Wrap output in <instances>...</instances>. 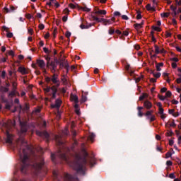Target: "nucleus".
<instances>
[{
	"mask_svg": "<svg viewBox=\"0 0 181 181\" xmlns=\"http://www.w3.org/2000/svg\"><path fill=\"white\" fill-rule=\"evenodd\" d=\"M21 149L23 151V154H21L20 159L22 160V162H25L28 159V156L25 153V148L28 149V144H26V141L25 140H21Z\"/></svg>",
	"mask_w": 181,
	"mask_h": 181,
	"instance_id": "obj_1",
	"label": "nucleus"
},
{
	"mask_svg": "<svg viewBox=\"0 0 181 181\" xmlns=\"http://www.w3.org/2000/svg\"><path fill=\"white\" fill-rule=\"evenodd\" d=\"M45 93H49L50 94H52V98H56V93H57V88H56V87H47L45 88Z\"/></svg>",
	"mask_w": 181,
	"mask_h": 181,
	"instance_id": "obj_2",
	"label": "nucleus"
},
{
	"mask_svg": "<svg viewBox=\"0 0 181 181\" xmlns=\"http://www.w3.org/2000/svg\"><path fill=\"white\" fill-rule=\"evenodd\" d=\"M111 21L112 22H114V21H115V18H112L110 20L100 18V21H99V22H103L104 23V25H111L112 23V22H111Z\"/></svg>",
	"mask_w": 181,
	"mask_h": 181,
	"instance_id": "obj_3",
	"label": "nucleus"
},
{
	"mask_svg": "<svg viewBox=\"0 0 181 181\" xmlns=\"http://www.w3.org/2000/svg\"><path fill=\"white\" fill-rule=\"evenodd\" d=\"M62 104V100L60 99H57L55 102L54 105H52V108H57V110H59L60 108V105Z\"/></svg>",
	"mask_w": 181,
	"mask_h": 181,
	"instance_id": "obj_4",
	"label": "nucleus"
},
{
	"mask_svg": "<svg viewBox=\"0 0 181 181\" xmlns=\"http://www.w3.org/2000/svg\"><path fill=\"white\" fill-rule=\"evenodd\" d=\"M37 64H38L39 67H40V69H45V67H46V64L45 63V61H43L42 59H38L37 61Z\"/></svg>",
	"mask_w": 181,
	"mask_h": 181,
	"instance_id": "obj_5",
	"label": "nucleus"
},
{
	"mask_svg": "<svg viewBox=\"0 0 181 181\" xmlns=\"http://www.w3.org/2000/svg\"><path fill=\"white\" fill-rule=\"evenodd\" d=\"M18 73H21V74H23V75L28 74V73H29L28 70H26V68L23 66L18 67Z\"/></svg>",
	"mask_w": 181,
	"mask_h": 181,
	"instance_id": "obj_6",
	"label": "nucleus"
},
{
	"mask_svg": "<svg viewBox=\"0 0 181 181\" xmlns=\"http://www.w3.org/2000/svg\"><path fill=\"white\" fill-rule=\"evenodd\" d=\"M51 80L52 83H54V84H57V86H60V83L59 82V78L57 77V74H54Z\"/></svg>",
	"mask_w": 181,
	"mask_h": 181,
	"instance_id": "obj_7",
	"label": "nucleus"
},
{
	"mask_svg": "<svg viewBox=\"0 0 181 181\" xmlns=\"http://www.w3.org/2000/svg\"><path fill=\"white\" fill-rule=\"evenodd\" d=\"M170 9H171V11H173V16H176V15H178L179 11L177 10V8L176 7L171 6Z\"/></svg>",
	"mask_w": 181,
	"mask_h": 181,
	"instance_id": "obj_8",
	"label": "nucleus"
},
{
	"mask_svg": "<svg viewBox=\"0 0 181 181\" xmlns=\"http://www.w3.org/2000/svg\"><path fill=\"white\" fill-rule=\"evenodd\" d=\"M71 101H74L76 104L78 103V97H77L76 95H71Z\"/></svg>",
	"mask_w": 181,
	"mask_h": 181,
	"instance_id": "obj_9",
	"label": "nucleus"
},
{
	"mask_svg": "<svg viewBox=\"0 0 181 181\" xmlns=\"http://www.w3.org/2000/svg\"><path fill=\"white\" fill-rule=\"evenodd\" d=\"M144 107L147 108V110H149L152 108V103L149 102L148 100L144 102Z\"/></svg>",
	"mask_w": 181,
	"mask_h": 181,
	"instance_id": "obj_10",
	"label": "nucleus"
},
{
	"mask_svg": "<svg viewBox=\"0 0 181 181\" xmlns=\"http://www.w3.org/2000/svg\"><path fill=\"white\" fill-rule=\"evenodd\" d=\"M142 26H144V21H142L140 23H136L134 25L135 29H142Z\"/></svg>",
	"mask_w": 181,
	"mask_h": 181,
	"instance_id": "obj_11",
	"label": "nucleus"
},
{
	"mask_svg": "<svg viewBox=\"0 0 181 181\" xmlns=\"http://www.w3.org/2000/svg\"><path fill=\"white\" fill-rule=\"evenodd\" d=\"M36 134H37V135H38L39 136H43V135H44V136H45V138H49V134H47V133H42V132H36Z\"/></svg>",
	"mask_w": 181,
	"mask_h": 181,
	"instance_id": "obj_12",
	"label": "nucleus"
},
{
	"mask_svg": "<svg viewBox=\"0 0 181 181\" xmlns=\"http://www.w3.org/2000/svg\"><path fill=\"white\" fill-rule=\"evenodd\" d=\"M69 8H70V9H76V8H77L79 10L80 6H78V4H69Z\"/></svg>",
	"mask_w": 181,
	"mask_h": 181,
	"instance_id": "obj_13",
	"label": "nucleus"
},
{
	"mask_svg": "<svg viewBox=\"0 0 181 181\" xmlns=\"http://www.w3.org/2000/svg\"><path fill=\"white\" fill-rule=\"evenodd\" d=\"M78 11H83V12H90V11H91V8H88L86 6H85V7H80L79 6V10Z\"/></svg>",
	"mask_w": 181,
	"mask_h": 181,
	"instance_id": "obj_14",
	"label": "nucleus"
},
{
	"mask_svg": "<svg viewBox=\"0 0 181 181\" xmlns=\"http://www.w3.org/2000/svg\"><path fill=\"white\" fill-rule=\"evenodd\" d=\"M151 74H153V76L154 77H156V78H159V77H160L161 74L160 72H155V71H151Z\"/></svg>",
	"mask_w": 181,
	"mask_h": 181,
	"instance_id": "obj_15",
	"label": "nucleus"
},
{
	"mask_svg": "<svg viewBox=\"0 0 181 181\" xmlns=\"http://www.w3.org/2000/svg\"><path fill=\"white\" fill-rule=\"evenodd\" d=\"M50 66H52V72L54 73V71H56V67H57V66L56 65V64L54 62H52L50 64Z\"/></svg>",
	"mask_w": 181,
	"mask_h": 181,
	"instance_id": "obj_16",
	"label": "nucleus"
},
{
	"mask_svg": "<svg viewBox=\"0 0 181 181\" xmlns=\"http://www.w3.org/2000/svg\"><path fill=\"white\" fill-rule=\"evenodd\" d=\"M161 67H163V63H160L156 65L157 71H160L162 70Z\"/></svg>",
	"mask_w": 181,
	"mask_h": 181,
	"instance_id": "obj_17",
	"label": "nucleus"
},
{
	"mask_svg": "<svg viewBox=\"0 0 181 181\" xmlns=\"http://www.w3.org/2000/svg\"><path fill=\"white\" fill-rule=\"evenodd\" d=\"M95 13H99L100 15H107V11L105 10H99L95 11Z\"/></svg>",
	"mask_w": 181,
	"mask_h": 181,
	"instance_id": "obj_18",
	"label": "nucleus"
},
{
	"mask_svg": "<svg viewBox=\"0 0 181 181\" xmlns=\"http://www.w3.org/2000/svg\"><path fill=\"white\" fill-rule=\"evenodd\" d=\"M147 11H155V6H151V4H147L146 6Z\"/></svg>",
	"mask_w": 181,
	"mask_h": 181,
	"instance_id": "obj_19",
	"label": "nucleus"
},
{
	"mask_svg": "<svg viewBox=\"0 0 181 181\" xmlns=\"http://www.w3.org/2000/svg\"><path fill=\"white\" fill-rule=\"evenodd\" d=\"M74 108H75V112H76L78 115H80V109H78V104H75Z\"/></svg>",
	"mask_w": 181,
	"mask_h": 181,
	"instance_id": "obj_20",
	"label": "nucleus"
},
{
	"mask_svg": "<svg viewBox=\"0 0 181 181\" xmlns=\"http://www.w3.org/2000/svg\"><path fill=\"white\" fill-rule=\"evenodd\" d=\"M165 97V98H170V97H172V92L170 90L167 91Z\"/></svg>",
	"mask_w": 181,
	"mask_h": 181,
	"instance_id": "obj_21",
	"label": "nucleus"
},
{
	"mask_svg": "<svg viewBox=\"0 0 181 181\" xmlns=\"http://www.w3.org/2000/svg\"><path fill=\"white\" fill-rule=\"evenodd\" d=\"M81 29H88L89 28H91V24H90L89 25H85L83 24H81L80 25Z\"/></svg>",
	"mask_w": 181,
	"mask_h": 181,
	"instance_id": "obj_22",
	"label": "nucleus"
},
{
	"mask_svg": "<svg viewBox=\"0 0 181 181\" xmlns=\"http://www.w3.org/2000/svg\"><path fill=\"white\" fill-rule=\"evenodd\" d=\"M94 138H95V134H94V133H91L89 136L90 141H91V142H93Z\"/></svg>",
	"mask_w": 181,
	"mask_h": 181,
	"instance_id": "obj_23",
	"label": "nucleus"
},
{
	"mask_svg": "<svg viewBox=\"0 0 181 181\" xmlns=\"http://www.w3.org/2000/svg\"><path fill=\"white\" fill-rule=\"evenodd\" d=\"M148 97V94L147 93H143L142 95H141L139 98V100H144V98H147Z\"/></svg>",
	"mask_w": 181,
	"mask_h": 181,
	"instance_id": "obj_24",
	"label": "nucleus"
},
{
	"mask_svg": "<svg viewBox=\"0 0 181 181\" xmlns=\"http://www.w3.org/2000/svg\"><path fill=\"white\" fill-rule=\"evenodd\" d=\"M170 15V13H162L160 14L161 18H168Z\"/></svg>",
	"mask_w": 181,
	"mask_h": 181,
	"instance_id": "obj_25",
	"label": "nucleus"
},
{
	"mask_svg": "<svg viewBox=\"0 0 181 181\" xmlns=\"http://www.w3.org/2000/svg\"><path fill=\"white\" fill-rule=\"evenodd\" d=\"M155 52L156 54H159V53H160V50L159 49V47H158V45L155 46Z\"/></svg>",
	"mask_w": 181,
	"mask_h": 181,
	"instance_id": "obj_26",
	"label": "nucleus"
},
{
	"mask_svg": "<svg viewBox=\"0 0 181 181\" xmlns=\"http://www.w3.org/2000/svg\"><path fill=\"white\" fill-rule=\"evenodd\" d=\"M7 53L9 56H12V57H13L15 56V52L12 50L7 51Z\"/></svg>",
	"mask_w": 181,
	"mask_h": 181,
	"instance_id": "obj_27",
	"label": "nucleus"
},
{
	"mask_svg": "<svg viewBox=\"0 0 181 181\" xmlns=\"http://www.w3.org/2000/svg\"><path fill=\"white\" fill-rule=\"evenodd\" d=\"M16 8H15V6H10V8H9V11H8V12H15V11H16Z\"/></svg>",
	"mask_w": 181,
	"mask_h": 181,
	"instance_id": "obj_28",
	"label": "nucleus"
},
{
	"mask_svg": "<svg viewBox=\"0 0 181 181\" xmlns=\"http://www.w3.org/2000/svg\"><path fill=\"white\" fill-rule=\"evenodd\" d=\"M158 97L159 100H160L161 101H165V100H166V97L165 96H163V95H158Z\"/></svg>",
	"mask_w": 181,
	"mask_h": 181,
	"instance_id": "obj_29",
	"label": "nucleus"
},
{
	"mask_svg": "<svg viewBox=\"0 0 181 181\" xmlns=\"http://www.w3.org/2000/svg\"><path fill=\"white\" fill-rule=\"evenodd\" d=\"M142 78H144V76H141L139 77L136 78V83H139V81H141Z\"/></svg>",
	"mask_w": 181,
	"mask_h": 181,
	"instance_id": "obj_30",
	"label": "nucleus"
},
{
	"mask_svg": "<svg viewBox=\"0 0 181 181\" xmlns=\"http://www.w3.org/2000/svg\"><path fill=\"white\" fill-rule=\"evenodd\" d=\"M137 19H141L142 18V15H141V11H137Z\"/></svg>",
	"mask_w": 181,
	"mask_h": 181,
	"instance_id": "obj_31",
	"label": "nucleus"
},
{
	"mask_svg": "<svg viewBox=\"0 0 181 181\" xmlns=\"http://www.w3.org/2000/svg\"><path fill=\"white\" fill-rule=\"evenodd\" d=\"M153 30H156L157 32H160V28L156 27V26H153Z\"/></svg>",
	"mask_w": 181,
	"mask_h": 181,
	"instance_id": "obj_32",
	"label": "nucleus"
},
{
	"mask_svg": "<svg viewBox=\"0 0 181 181\" xmlns=\"http://www.w3.org/2000/svg\"><path fill=\"white\" fill-rule=\"evenodd\" d=\"M87 101V96H82L81 103H86Z\"/></svg>",
	"mask_w": 181,
	"mask_h": 181,
	"instance_id": "obj_33",
	"label": "nucleus"
},
{
	"mask_svg": "<svg viewBox=\"0 0 181 181\" xmlns=\"http://www.w3.org/2000/svg\"><path fill=\"white\" fill-rule=\"evenodd\" d=\"M170 157H172V153H167L165 154L166 159H168V158H170Z\"/></svg>",
	"mask_w": 181,
	"mask_h": 181,
	"instance_id": "obj_34",
	"label": "nucleus"
},
{
	"mask_svg": "<svg viewBox=\"0 0 181 181\" xmlns=\"http://www.w3.org/2000/svg\"><path fill=\"white\" fill-rule=\"evenodd\" d=\"M170 61L171 62H179V59L176 58V57H173V58H170Z\"/></svg>",
	"mask_w": 181,
	"mask_h": 181,
	"instance_id": "obj_35",
	"label": "nucleus"
},
{
	"mask_svg": "<svg viewBox=\"0 0 181 181\" xmlns=\"http://www.w3.org/2000/svg\"><path fill=\"white\" fill-rule=\"evenodd\" d=\"M166 91H168V88H166L165 87H163L160 89L161 93H166Z\"/></svg>",
	"mask_w": 181,
	"mask_h": 181,
	"instance_id": "obj_36",
	"label": "nucleus"
},
{
	"mask_svg": "<svg viewBox=\"0 0 181 181\" xmlns=\"http://www.w3.org/2000/svg\"><path fill=\"white\" fill-rule=\"evenodd\" d=\"M46 60H47V67H49V62H50V57H46Z\"/></svg>",
	"mask_w": 181,
	"mask_h": 181,
	"instance_id": "obj_37",
	"label": "nucleus"
},
{
	"mask_svg": "<svg viewBox=\"0 0 181 181\" xmlns=\"http://www.w3.org/2000/svg\"><path fill=\"white\" fill-rule=\"evenodd\" d=\"M114 16H121V13H119V11H115L114 13Z\"/></svg>",
	"mask_w": 181,
	"mask_h": 181,
	"instance_id": "obj_38",
	"label": "nucleus"
},
{
	"mask_svg": "<svg viewBox=\"0 0 181 181\" xmlns=\"http://www.w3.org/2000/svg\"><path fill=\"white\" fill-rule=\"evenodd\" d=\"M65 35L66 36V37H70V36H71V33L67 31L66 33H65Z\"/></svg>",
	"mask_w": 181,
	"mask_h": 181,
	"instance_id": "obj_39",
	"label": "nucleus"
},
{
	"mask_svg": "<svg viewBox=\"0 0 181 181\" xmlns=\"http://www.w3.org/2000/svg\"><path fill=\"white\" fill-rule=\"evenodd\" d=\"M43 50H44L45 53H47V54L50 53V52L49 51V49H47V47H44Z\"/></svg>",
	"mask_w": 181,
	"mask_h": 181,
	"instance_id": "obj_40",
	"label": "nucleus"
},
{
	"mask_svg": "<svg viewBox=\"0 0 181 181\" xmlns=\"http://www.w3.org/2000/svg\"><path fill=\"white\" fill-rule=\"evenodd\" d=\"M172 67L173 69H176V67H177V64H176V62L172 63Z\"/></svg>",
	"mask_w": 181,
	"mask_h": 181,
	"instance_id": "obj_41",
	"label": "nucleus"
},
{
	"mask_svg": "<svg viewBox=\"0 0 181 181\" xmlns=\"http://www.w3.org/2000/svg\"><path fill=\"white\" fill-rule=\"evenodd\" d=\"M61 115H62V113L60 112V111H58L57 115V119H60V116Z\"/></svg>",
	"mask_w": 181,
	"mask_h": 181,
	"instance_id": "obj_42",
	"label": "nucleus"
},
{
	"mask_svg": "<svg viewBox=\"0 0 181 181\" xmlns=\"http://www.w3.org/2000/svg\"><path fill=\"white\" fill-rule=\"evenodd\" d=\"M7 37H12L13 36V33H8L6 35Z\"/></svg>",
	"mask_w": 181,
	"mask_h": 181,
	"instance_id": "obj_43",
	"label": "nucleus"
},
{
	"mask_svg": "<svg viewBox=\"0 0 181 181\" xmlns=\"http://www.w3.org/2000/svg\"><path fill=\"white\" fill-rule=\"evenodd\" d=\"M39 29H40L41 30H43V29H45V25H43V24H40V25H39Z\"/></svg>",
	"mask_w": 181,
	"mask_h": 181,
	"instance_id": "obj_44",
	"label": "nucleus"
},
{
	"mask_svg": "<svg viewBox=\"0 0 181 181\" xmlns=\"http://www.w3.org/2000/svg\"><path fill=\"white\" fill-rule=\"evenodd\" d=\"M169 177H170V179H175L176 176H175V174L171 173L169 175Z\"/></svg>",
	"mask_w": 181,
	"mask_h": 181,
	"instance_id": "obj_45",
	"label": "nucleus"
},
{
	"mask_svg": "<svg viewBox=\"0 0 181 181\" xmlns=\"http://www.w3.org/2000/svg\"><path fill=\"white\" fill-rule=\"evenodd\" d=\"M166 165H167L168 166H172L173 163H172V161H170V160H168V161L166 162Z\"/></svg>",
	"mask_w": 181,
	"mask_h": 181,
	"instance_id": "obj_46",
	"label": "nucleus"
},
{
	"mask_svg": "<svg viewBox=\"0 0 181 181\" xmlns=\"http://www.w3.org/2000/svg\"><path fill=\"white\" fill-rule=\"evenodd\" d=\"M6 135H7V142H9V139L11 138V134H9V132H6Z\"/></svg>",
	"mask_w": 181,
	"mask_h": 181,
	"instance_id": "obj_47",
	"label": "nucleus"
},
{
	"mask_svg": "<svg viewBox=\"0 0 181 181\" xmlns=\"http://www.w3.org/2000/svg\"><path fill=\"white\" fill-rule=\"evenodd\" d=\"M158 114H160V115L164 114L163 107H161V108L159 109Z\"/></svg>",
	"mask_w": 181,
	"mask_h": 181,
	"instance_id": "obj_48",
	"label": "nucleus"
},
{
	"mask_svg": "<svg viewBox=\"0 0 181 181\" xmlns=\"http://www.w3.org/2000/svg\"><path fill=\"white\" fill-rule=\"evenodd\" d=\"M180 115V113H179V112H175V113H174V114H173V117H179Z\"/></svg>",
	"mask_w": 181,
	"mask_h": 181,
	"instance_id": "obj_49",
	"label": "nucleus"
},
{
	"mask_svg": "<svg viewBox=\"0 0 181 181\" xmlns=\"http://www.w3.org/2000/svg\"><path fill=\"white\" fill-rule=\"evenodd\" d=\"M54 6H56V8H59L60 6V4H59V2L55 1V3H54Z\"/></svg>",
	"mask_w": 181,
	"mask_h": 181,
	"instance_id": "obj_50",
	"label": "nucleus"
},
{
	"mask_svg": "<svg viewBox=\"0 0 181 181\" xmlns=\"http://www.w3.org/2000/svg\"><path fill=\"white\" fill-rule=\"evenodd\" d=\"M122 19H124V21H128V19H129L128 16H125V15L122 16Z\"/></svg>",
	"mask_w": 181,
	"mask_h": 181,
	"instance_id": "obj_51",
	"label": "nucleus"
},
{
	"mask_svg": "<svg viewBox=\"0 0 181 181\" xmlns=\"http://www.w3.org/2000/svg\"><path fill=\"white\" fill-rule=\"evenodd\" d=\"M148 119H150L151 122L155 121V116H151V117H148Z\"/></svg>",
	"mask_w": 181,
	"mask_h": 181,
	"instance_id": "obj_52",
	"label": "nucleus"
},
{
	"mask_svg": "<svg viewBox=\"0 0 181 181\" xmlns=\"http://www.w3.org/2000/svg\"><path fill=\"white\" fill-rule=\"evenodd\" d=\"M28 33L29 35H33V29L30 28V29H28Z\"/></svg>",
	"mask_w": 181,
	"mask_h": 181,
	"instance_id": "obj_53",
	"label": "nucleus"
},
{
	"mask_svg": "<svg viewBox=\"0 0 181 181\" xmlns=\"http://www.w3.org/2000/svg\"><path fill=\"white\" fill-rule=\"evenodd\" d=\"M168 112L169 114H172L173 115V114H175V110L173 109L169 110Z\"/></svg>",
	"mask_w": 181,
	"mask_h": 181,
	"instance_id": "obj_54",
	"label": "nucleus"
},
{
	"mask_svg": "<svg viewBox=\"0 0 181 181\" xmlns=\"http://www.w3.org/2000/svg\"><path fill=\"white\" fill-rule=\"evenodd\" d=\"M64 13H70V10H69V8H66L64 10Z\"/></svg>",
	"mask_w": 181,
	"mask_h": 181,
	"instance_id": "obj_55",
	"label": "nucleus"
},
{
	"mask_svg": "<svg viewBox=\"0 0 181 181\" xmlns=\"http://www.w3.org/2000/svg\"><path fill=\"white\" fill-rule=\"evenodd\" d=\"M146 117H150V115H152V112L148 111L146 114Z\"/></svg>",
	"mask_w": 181,
	"mask_h": 181,
	"instance_id": "obj_56",
	"label": "nucleus"
},
{
	"mask_svg": "<svg viewBox=\"0 0 181 181\" xmlns=\"http://www.w3.org/2000/svg\"><path fill=\"white\" fill-rule=\"evenodd\" d=\"M172 103H173V104H175V105L179 104V101H177V100H172Z\"/></svg>",
	"mask_w": 181,
	"mask_h": 181,
	"instance_id": "obj_57",
	"label": "nucleus"
},
{
	"mask_svg": "<svg viewBox=\"0 0 181 181\" xmlns=\"http://www.w3.org/2000/svg\"><path fill=\"white\" fill-rule=\"evenodd\" d=\"M62 21L64 22H67V16H64L63 18H62Z\"/></svg>",
	"mask_w": 181,
	"mask_h": 181,
	"instance_id": "obj_58",
	"label": "nucleus"
},
{
	"mask_svg": "<svg viewBox=\"0 0 181 181\" xmlns=\"http://www.w3.org/2000/svg\"><path fill=\"white\" fill-rule=\"evenodd\" d=\"M138 115H139V117H142V115H144V114L142 113V112L141 110H139Z\"/></svg>",
	"mask_w": 181,
	"mask_h": 181,
	"instance_id": "obj_59",
	"label": "nucleus"
},
{
	"mask_svg": "<svg viewBox=\"0 0 181 181\" xmlns=\"http://www.w3.org/2000/svg\"><path fill=\"white\" fill-rule=\"evenodd\" d=\"M62 80L64 84H66V82L67 81V79L66 78V77H63V78H62Z\"/></svg>",
	"mask_w": 181,
	"mask_h": 181,
	"instance_id": "obj_60",
	"label": "nucleus"
},
{
	"mask_svg": "<svg viewBox=\"0 0 181 181\" xmlns=\"http://www.w3.org/2000/svg\"><path fill=\"white\" fill-rule=\"evenodd\" d=\"M175 2H176V4H177V5H178L179 6H180V5H181V0H180V1L175 0Z\"/></svg>",
	"mask_w": 181,
	"mask_h": 181,
	"instance_id": "obj_61",
	"label": "nucleus"
},
{
	"mask_svg": "<svg viewBox=\"0 0 181 181\" xmlns=\"http://www.w3.org/2000/svg\"><path fill=\"white\" fill-rule=\"evenodd\" d=\"M170 127H176V123H175V122L173 121L170 123Z\"/></svg>",
	"mask_w": 181,
	"mask_h": 181,
	"instance_id": "obj_62",
	"label": "nucleus"
},
{
	"mask_svg": "<svg viewBox=\"0 0 181 181\" xmlns=\"http://www.w3.org/2000/svg\"><path fill=\"white\" fill-rule=\"evenodd\" d=\"M49 36H50V34H49V33H47L45 34V39H47L48 37H49Z\"/></svg>",
	"mask_w": 181,
	"mask_h": 181,
	"instance_id": "obj_63",
	"label": "nucleus"
},
{
	"mask_svg": "<svg viewBox=\"0 0 181 181\" xmlns=\"http://www.w3.org/2000/svg\"><path fill=\"white\" fill-rule=\"evenodd\" d=\"M177 84H180V83H181V78H178L177 79Z\"/></svg>",
	"mask_w": 181,
	"mask_h": 181,
	"instance_id": "obj_64",
	"label": "nucleus"
}]
</instances>
